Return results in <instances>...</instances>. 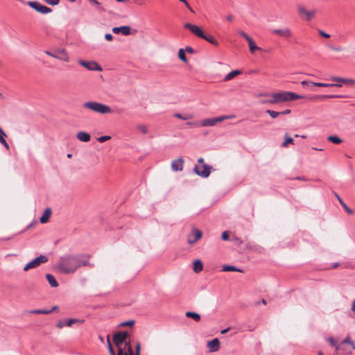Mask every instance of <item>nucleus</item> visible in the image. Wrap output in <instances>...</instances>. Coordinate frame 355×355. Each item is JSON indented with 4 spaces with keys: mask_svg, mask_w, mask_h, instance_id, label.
<instances>
[{
    "mask_svg": "<svg viewBox=\"0 0 355 355\" xmlns=\"http://www.w3.org/2000/svg\"><path fill=\"white\" fill-rule=\"evenodd\" d=\"M87 255H67L62 257L57 262L55 268L60 273L72 274L81 266H89Z\"/></svg>",
    "mask_w": 355,
    "mask_h": 355,
    "instance_id": "1",
    "label": "nucleus"
},
{
    "mask_svg": "<svg viewBox=\"0 0 355 355\" xmlns=\"http://www.w3.org/2000/svg\"><path fill=\"white\" fill-rule=\"evenodd\" d=\"M128 332L119 331L114 334L113 342L118 349L117 355H128V349L132 352V346L130 341H127Z\"/></svg>",
    "mask_w": 355,
    "mask_h": 355,
    "instance_id": "2",
    "label": "nucleus"
},
{
    "mask_svg": "<svg viewBox=\"0 0 355 355\" xmlns=\"http://www.w3.org/2000/svg\"><path fill=\"white\" fill-rule=\"evenodd\" d=\"M83 106L85 109L89 110L101 114H106L112 112L110 107L96 101L85 102L83 103Z\"/></svg>",
    "mask_w": 355,
    "mask_h": 355,
    "instance_id": "3",
    "label": "nucleus"
},
{
    "mask_svg": "<svg viewBox=\"0 0 355 355\" xmlns=\"http://www.w3.org/2000/svg\"><path fill=\"white\" fill-rule=\"evenodd\" d=\"M274 96L276 101V103L292 101L297 99L303 98L304 96L298 95L291 92H282L278 93H274Z\"/></svg>",
    "mask_w": 355,
    "mask_h": 355,
    "instance_id": "4",
    "label": "nucleus"
},
{
    "mask_svg": "<svg viewBox=\"0 0 355 355\" xmlns=\"http://www.w3.org/2000/svg\"><path fill=\"white\" fill-rule=\"evenodd\" d=\"M48 261V258L45 255H40L35 259H34L33 261L27 263L24 268V271H28L30 269H33L37 268L39 266H40L42 263H46Z\"/></svg>",
    "mask_w": 355,
    "mask_h": 355,
    "instance_id": "5",
    "label": "nucleus"
},
{
    "mask_svg": "<svg viewBox=\"0 0 355 355\" xmlns=\"http://www.w3.org/2000/svg\"><path fill=\"white\" fill-rule=\"evenodd\" d=\"M230 118V116H221L216 118L205 119L201 121H199V127L214 126L217 123L222 122L224 120Z\"/></svg>",
    "mask_w": 355,
    "mask_h": 355,
    "instance_id": "6",
    "label": "nucleus"
},
{
    "mask_svg": "<svg viewBox=\"0 0 355 355\" xmlns=\"http://www.w3.org/2000/svg\"><path fill=\"white\" fill-rule=\"evenodd\" d=\"M202 237V232L196 227H193L191 232L187 235V243L189 245H193Z\"/></svg>",
    "mask_w": 355,
    "mask_h": 355,
    "instance_id": "7",
    "label": "nucleus"
},
{
    "mask_svg": "<svg viewBox=\"0 0 355 355\" xmlns=\"http://www.w3.org/2000/svg\"><path fill=\"white\" fill-rule=\"evenodd\" d=\"M212 168L211 166H209L206 164H203L202 165H196L194 167V172L201 176L202 178H207L210 174V171Z\"/></svg>",
    "mask_w": 355,
    "mask_h": 355,
    "instance_id": "8",
    "label": "nucleus"
},
{
    "mask_svg": "<svg viewBox=\"0 0 355 355\" xmlns=\"http://www.w3.org/2000/svg\"><path fill=\"white\" fill-rule=\"evenodd\" d=\"M27 5L42 14H47L52 12L51 8L46 6H43L37 1H28Z\"/></svg>",
    "mask_w": 355,
    "mask_h": 355,
    "instance_id": "9",
    "label": "nucleus"
},
{
    "mask_svg": "<svg viewBox=\"0 0 355 355\" xmlns=\"http://www.w3.org/2000/svg\"><path fill=\"white\" fill-rule=\"evenodd\" d=\"M80 65L84 67L90 71H101L102 67L95 61H85L83 60H78Z\"/></svg>",
    "mask_w": 355,
    "mask_h": 355,
    "instance_id": "10",
    "label": "nucleus"
},
{
    "mask_svg": "<svg viewBox=\"0 0 355 355\" xmlns=\"http://www.w3.org/2000/svg\"><path fill=\"white\" fill-rule=\"evenodd\" d=\"M271 33L275 35L286 39L291 38L293 36L291 30L288 27L283 28H275L272 30Z\"/></svg>",
    "mask_w": 355,
    "mask_h": 355,
    "instance_id": "11",
    "label": "nucleus"
},
{
    "mask_svg": "<svg viewBox=\"0 0 355 355\" xmlns=\"http://www.w3.org/2000/svg\"><path fill=\"white\" fill-rule=\"evenodd\" d=\"M298 14L302 17H304L306 21H310L315 14V10H306V8L302 6L297 7Z\"/></svg>",
    "mask_w": 355,
    "mask_h": 355,
    "instance_id": "12",
    "label": "nucleus"
},
{
    "mask_svg": "<svg viewBox=\"0 0 355 355\" xmlns=\"http://www.w3.org/2000/svg\"><path fill=\"white\" fill-rule=\"evenodd\" d=\"M84 322L83 320L79 319H64L58 321L56 327L59 329H62L64 327H71L73 324H82Z\"/></svg>",
    "mask_w": 355,
    "mask_h": 355,
    "instance_id": "13",
    "label": "nucleus"
},
{
    "mask_svg": "<svg viewBox=\"0 0 355 355\" xmlns=\"http://www.w3.org/2000/svg\"><path fill=\"white\" fill-rule=\"evenodd\" d=\"M184 27L187 29H189L193 34L200 38L204 37V32L200 29V27L196 25L190 23H186L184 24Z\"/></svg>",
    "mask_w": 355,
    "mask_h": 355,
    "instance_id": "14",
    "label": "nucleus"
},
{
    "mask_svg": "<svg viewBox=\"0 0 355 355\" xmlns=\"http://www.w3.org/2000/svg\"><path fill=\"white\" fill-rule=\"evenodd\" d=\"M184 159L180 157L175 159L171 163V168L173 171H182L183 169Z\"/></svg>",
    "mask_w": 355,
    "mask_h": 355,
    "instance_id": "15",
    "label": "nucleus"
},
{
    "mask_svg": "<svg viewBox=\"0 0 355 355\" xmlns=\"http://www.w3.org/2000/svg\"><path fill=\"white\" fill-rule=\"evenodd\" d=\"M331 80L334 82H337L336 83H339L342 85L341 83L346 85L355 84V80L350 78H345L338 76H331Z\"/></svg>",
    "mask_w": 355,
    "mask_h": 355,
    "instance_id": "16",
    "label": "nucleus"
},
{
    "mask_svg": "<svg viewBox=\"0 0 355 355\" xmlns=\"http://www.w3.org/2000/svg\"><path fill=\"white\" fill-rule=\"evenodd\" d=\"M207 347L211 352H217L220 348V341L218 338H214L207 343Z\"/></svg>",
    "mask_w": 355,
    "mask_h": 355,
    "instance_id": "17",
    "label": "nucleus"
},
{
    "mask_svg": "<svg viewBox=\"0 0 355 355\" xmlns=\"http://www.w3.org/2000/svg\"><path fill=\"white\" fill-rule=\"evenodd\" d=\"M55 58L64 62L69 61V56L64 49H59L56 51L55 52Z\"/></svg>",
    "mask_w": 355,
    "mask_h": 355,
    "instance_id": "18",
    "label": "nucleus"
},
{
    "mask_svg": "<svg viewBox=\"0 0 355 355\" xmlns=\"http://www.w3.org/2000/svg\"><path fill=\"white\" fill-rule=\"evenodd\" d=\"M311 85L320 87H341L342 85L339 83H315L311 82Z\"/></svg>",
    "mask_w": 355,
    "mask_h": 355,
    "instance_id": "19",
    "label": "nucleus"
},
{
    "mask_svg": "<svg viewBox=\"0 0 355 355\" xmlns=\"http://www.w3.org/2000/svg\"><path fill=\"white\" fill-rule=\"evenodd\" d=\"M76 137L78 140L83 142H88L91 139V136L86 132H78L76 135Z\"/></svg>",
    "mask_w": 355,
    "mask_h": 355,
    "instance_id": "20",
    "label": "nucleus"
},
{
    "mask_svg": "<svg viewBox=\"0 0 355 355\" xmlns=\"http://www.w3.org/2000/svg\"><path fill=\"white\" fill-rule=\"evenodd\" d=\"M51 215V209L50 208H46L42 216L40 218V221L41 223H46L49 220V218Z\"/></svg>",
    "mask_w": 355,
    "mask_h": 355,
    "instance_id": "21",
    "label": "nucleus"
},
{
    "mask_svg": "<svg viewBox=\"0 0 355 355\" xmlns=\"http://www.w3.org/2000/svg\"><path fill=\"white\" fill-rule=\"evenodd\" d=\"M260 96H264L268 97L267 99L261 101V103H271L276 104V101L273 94H261Z\"/></svg>",
    "mask_w": 355,
    "mask_h": 355,
    "instance_id": "22",
    "label": "nucleus"
},
{
    "mask_svg": "<svg viewBox=\"0 0 355 355\" xmlns=\"http://www.w3.org/2000/svg\"><path fill=\"white\" fill-rule=\"evenodd\" d=\"M46 278L51 287L56 288L58 286V283L53 275L51 274H46Z\"/></svg>",
    "mask_w": 355,
    "mask_h": 355,
    "instance_id": "23",
    "label": "nucleus"
},
{
    "mask_svg": "<svg viewBox=\"0 0 355 355\" xmlns=\"http://www.w3.org/2000/svg\"><path fill=\"white\" fill-rule=\"evenodd\" d=\"M193 269L194 272H196V273L202 271V269H203L202 263L199 259H197V260L194 261L193 263Z\"/></svg>",
    "mask_w": 355,
    "mask_h": 355,
    "instance_id": "24",
    "label": "nucleus"
},
{
    "mask_svg": "<svg viewBox=\"0 0 355 355\" xmlns=\"http://www.w3.org/2000/svg\"><path fill=\"white\" fill-rule=\"evenodd\" d=\"M335 196L338 199L340 204L342 205V207L345 209V210L349 214H352L353 211L344 202V201L342 200V198L336 193H334Z\"/></svg>",
    "mask_w": 355,
    "mask_h": 355,
    "instance_id": "25",
    "label": "nucleus"
},
{
    "mask_svg": "<svg viewBox=\"0 0 355 355\" xmlns=\"http://www.w3.org/2000/svg\"><path fill=\"white\" fill-rule=\"evenodd\" d=\"M185 315L187 318H192L196 322H199L200 320V319H201L200 315L199 313H196V312L187 311V312H186Z\"/></svg>",
    "mask_w": 355,
    "mask_h": 355,
    "instance_id": "26",
    "label": "nucleus"
},
{
    "mask_svg": "<svg viewBox=\"0 0 355 355\" xmlns=\"http://www.w3.org/2000/svg\"><path fill=\"white\" fill-rule=\"evenodd\" d=\"M201 38L205 40L206 41L213 44L214 46H217L218 45V42H217V40L211 35H206L204 33V37H202Z\"/></svg>",
    "mask_w": 355,
    "mask_h": 355,
    "instance_id": "27",
    "label": "nucleus"
},
{
    "mask_svg": "<svg viewBox=\"0 0 355 355\" xmlns=\"http://www.w3.org/2000/svg\"><path fill=\"white\" fill-rule=\"evenodd\" d=\"M241 73V71L240 70H234V71H232L230 73H229L225 77V81H228V80H230L232 79H233L234 78H235L236 76L238 75H240Z\"/></svg>",
    "mask_w": 355,
    "mask_h": 355,
    "instance_id": "28",
    "label": "nucleus"
},
{
    "mask_svg": "<svg viewBox=\"0 0 355 355\" xmlns=\"http://www.w3.org/2000/svg\"><path fill=\"white\" fill-rule=\"evenodd\" d=\"M248 42L249 44L250 51L252 53H254L256 50H261V48L256 45L255 42L252 38L248 40Z\"/></svg>",
    "mask_w": 355,
    "mask_h": 355,
    "instance_id": "29",
    "label": "nucleus"
},
{
    "mask_svg": "<svg viewBox=\"0 0 355 355\" xmlns=\"http://www.w3.org/2000/svg\"><path fill=\"white\" fill-rule=\"evenodd\" d=\"M173 116L175 118H178V119H182V120H184V121H187V120H189V119H193V115L188 114H179V113H175Z\"/></svg>",
    "mask_w": 355,
    "mask_h": 355,
    "instance_id": "30",
    "label": "nucleus"
},
{
    "mask_svg": "<svg viewBox=\"0 0 355 355\" xmlns=\"http://www.w3.org/2000/svg\"><path fill=\"white\" fill-rule=\"evenodd\" d=\"M327 140L335 144H339L342 143V139L336 135H331L327 137Z\"/></svg>",
    "mask_w": 355,
    "mask_h": 355,
    "instance_id": "31",
    "label": "nucleus"
},
{
    "mask_svg": "<svg viewBox=\"0 0 355 355\" xmlns=\"http://www.w3.org/2000/svg\"><path fill=\"white\" fill-rule=\"evenodd\" d=\"M223 271H225V272H230V271H236V272H243V270L239 269V268H237L233 266H224L223 267Z\"/></svg>",
    "mask_w": 355,
    "mask_h": 355,
    "instance_id": "32",
    "label": "nucleus"
},
{
    "mask_svg": "<svg viewBox=\"0 0 355 355\" xmlns=\"http://www.w3.org/2000/svg\"><path fill=\"white\" fill-rule=\"evenodd\" d=\"M328 340L333 347H336V352L338 351L339 349H343L344 351H347V349H345V348H340V345H336V341L334 340V338L330 337V338H329Z\"/></svg>",
    "mask_w": 355,
    "mask_h": 355,
    "instance_id": "33",
    "label": "nucleus"
},
{
    "mask_svg": "<svg viewBox=\"0 0 355 355\" xmlns=\"http://www.w3.org/2000/svg\"><path fill=\"white\" fill-rule=\"evenodd\" d=\"M285 141L282 143V146L285 148L289 144H293V138L288 136V134H286L284 135Z\"/></svg>",
    "mask_w": 355,
    "mask_h": 355,
    "instance_id": "34",
    "label": "nucleus"
},
{
    "mask_svg": "<svg viewBox=\"0 0 355 355\" xmlns=\"http://www.w3.org/2000/svg\"><path fill=\"white\" fill-rule=\"evenodd\" d=\"M120 33L124 35H128L130 34V27L128 26H120Z\"/></svg>",
    "mask_w": 355,
    "mask_h": 355,
    "instance_id": "35",
    "label": "nucleus"
},
{
    "mask_svg": "<svg viewBox=\"0 0 355 355\" xmlns=\"http://www.w3.org/2000/svg\"><path fill=\"white\" fill-rule=\"evenodd\" d=\"M179 58L184 62H187V59L185 55V51L183 49H180L178 51Z\"/></svg>",
    "mask_w": 355,
    "mask_h": 355,
    "instance_id": "36",
    "label": "nucleus"
},
{
    "mask_svg": "<svg viewBox=\"0 0 355 355\" xmlns=\"http://www.w3.org/2000/svg\"><path fill=\"white\" fill-rule=\"evenodd\" d=\"M107 347H108L110 354V355H116L115 352H114V348H113V347H112V345L111 344L109 335L107 336Z\"/></svg>",
    "mask_w": 355,
    "mask_h": 355,
    "instance_id": "37",
    "label": "nucleus"
},
{
    "mask_svg": "<svg viewBox=\"0 0 355 355\" xmlns=\"http://www.w3.org/2000/svg\"><path fill=\"white\" fill-rule=\"evenodd\" d=\"M267 114H268L272 118L275 119L279 115H280L279 112L273 111L271 110H267L266 111Z\"/></svg>",
    "mask_w": 355,
    "mask_h": 355,
    "instance_id": "38",
    "label": "nucleus"
},
{
    "mask_svg": "<svg viewBox=\"0 0 355 355\" xmlns=\"http://www.w3.org/2000/svg\"><path fill=\"white\" fill-rule=\"evenodd\" d=\"M137 128L139 131H141L143 134H147L148 132V127L145 125H139Z\"/></svg>",
    "mask_w": 355,
    "mask_h": 355,
    "instance_id": "39",
    "label": "nucleus"
},
{
    "mask_svg": "<svg viewBox=\"0 0 355 355\" xmlns=\"http://www.w3.org/2000/svg\"><path fill=\"white\" fill-rule=\"evenodd\" d=\"M89 2L96 6L98 8V10H101V11H104L105 10L101 6V3L97 1V0H89Z\"/></svg>",
    "mask_w": 355,
    "mask_h": 355,
    "instance_id": "40",
    "label": "nucleus"
},
{
    "mask_svg": "<svg viewBox=\"0 0 355 355\" xmlns=\"http://www.w3.org/2000/svg\"><path fill=\"white\" fill-rule=\"evenodd\" d=\"M140 349H141V344H140V343H137L136 345L135 354H134L133 349L132 348L131 355H140Z\"/></svg>",
    "mask_w": 355,
    "mask_h": 355,
    "instance_id": "41",
    "label": "nucleus"
},
{
    "mask_svg": "<svg viewBox=\"0 0 355 355\" xmlns=\"http://www.w3.org/2000/svg\"><path fill=\"white\" fill-rule=\"evenodd\" d=\"M111 139V137L109 136V135H105V136H102V137H100L97 139V140L100 142V143H103L106 141H108Z\"/></svg>",
    "mask_w": 355,
    "mask_h": 355,
    "instance_id": "42",
    "label": "nucleus"
},
{
    "mask_svg": "<svg viewBox=\"0 0 355 355\" xmlns=\"http://www.w3.org/2000/svg\"><path fill=\"white\" fill-rule=\"evenodd\" d=\"M353 343H354V341H352V340H351L350 337L348 336H347V338H346L345 340H343L340 343V346H341V345H343V344L347 343V344L350 345H351V347H352V344H353Z\"/></svg>",
    "mask_w": 355,
    "mask_h": 355,
    "instance_id": "43",
    "label": "nucleus"
},
{
    "mask_svg": "<svg viewBox=\"0 0 355 355\" xmlns=\"http://www.w3.org/2000/svg\"><path fill=\"white\" fill-rule=\"evenodd\" d=\"M60 0H44V1L51 6H56L58 5Z\"/></svg>",
    "mask_w": 355,
    "mask_h": 355,
    "instance_id": "44",
    "label": "nucleus"
},
{
    "mask_svg": "<svg viewBox=\"0 0 355 355\" xmlns=\"http://www.w3.org/2000/svg\"><path fill=\"white\" fill-rule=\"evenodd\" d=\"M134 324H135L134 320H128V321L122 322L120 325L121 327H126V326H132Z\"/></svg>",
    "mask_w": 355,
    "mask_h": 355,
    "instance_id": "45",
    "label": "nucleus"
},
{
    "mask_svg": "<svg viewBox=\"0 0 355 355\" xmlns=\"http://www.w3.org/2000/svg\"><path fill=\"white\" fill-rule=\"evenodd\" d=\"M341 96L339 95H324L321 96H318L320 98H340Z\"/></svg>",
    "mask_w": 355,
    "mask_h": 355,
    "instance_id": "46",
    "label": "nucleus"
},
{
    "mask_svg": "<svg viewBox=\"0 0 355 355\" xmlns=\"http://www.w3.org/2000/svg\"><path fill=\"white\" fill-rule=\"evenodd\" d=\"M7 137L6 134L3 130V129L0 128V143L3 142V140H5L4 137Z\"/></svg>",
    "mask_w": 355,
    "mask_h": 355,
    "instance_id": "47",
    "label": "nucleus"
},
{
    "mask_svg": "<svg viewBox=\"0 0 355 355\" xmlns=\"http://www.w3.org/2000/svg\"><path fill=\"white\" fill-rule=\"evenodd\" d=\"M187 125L189 127H199V121H193V122H187Z\"/></svg>",
    "mask_w": 355,
    "mask_h": 355,
    "instance_id": "48",
    "label": "nucleus"
},
{
    "mask_svg": "<svg viewBox=\"0 0 355 355\" xmlns=\"http://www.w3.org/2000/svg\"><path fill=\"white\" fill-rule=\"evenodd\" d=\"M239 33L240 34V35L244 37L247 40V42L248 41V40L251 39V37L249 35H248L245 32L242 31H240Z\"/></svg>",
    "mask_w": 355,
    "mask_h": 355,
    "instance_id": "49",
    "label": "nucleus"
},
{
    "mask_svg": "<svg viewBox=\"0 0 355 355\" xmlns=\"http://www.w3.org/2000/svg\"><path fill=\"white\" fill-rule=\"evenodd\" d=\"M221 239L223 241H227L229 239V234L227 232H223L221 235Z\"/></svg>",
    "mask_w": 355,
    "mask_h": 355,
    "instance_id": "50",
    "label": "nucleus"
},
{
    "mask_svg": "<svg viewBox=\"0 0 355 355\" xmlns=\"http://www.w3.org/2000/svg\"><path fill=\"white\" fill-rule=\"evenodd\" d=\"M105 40H107V41H112V40H113V36H112V34H110V33H106V34L105 35Z\"/></svg>",
    "mask_w": 355,
    "mask_h": 355,
    "instance_id": "51",
    "label": "nucleus"
},
{
    "mask_svg": "<svg viewBox=\"0 0 355 355\" xmlns=\"http://www.w3.org/2000/svg\"><path fill=\"white\" fill-rule=\"evenodd\" d=\"M185 51H187L188 53H194L195 51L194 49L191 46H187L185 48Z\"/></svg>",
    "mask_w": 355,
    "mask_h": 355,
    "instance_id": "52",
    "label": "nucleus"
},
{
    "mask_svg": "<svg viewBox=\"0 0 355 355\" xmlns=\"http://www.w3.org/2000/svg\"><path fill=\"white\" fill-rule=\"evenodd\" d=\"M319 33L321 36L325 37V38H329L330 37V35L328 34V33H326L325 32L322 31H319Z\"/></svg>",
    "mask_w": 355,
    "mask_h": 355,
    "instance_id": "53",
    "label": "nucleus"
},
{
    "mask_svg": "<svg viewBox=\"0 0 355 355\" xmlns=\"http://www.w3.org/2000/svg\"><path fill=\"white\" fill-rule=\"evenodd\" d=\"M41 311H42V309H35V310H32L31 311V313H33V314H41Z\"/></svg>",
    "mask_w": 355,
    "mask_h": 355,
    "instance_id": "54",
    "label": "nucleus"
},
{
    "mask_svg": "<svg viewBox=\"0 0 355 355\" xmlns=\"http://www.w3.org/2000/svg\"><path fill=\"white\" fill-rule=\"evenodd\" d=\"M112 32L115 34H119L120 33V27H114L112 28Z\"/></svg>",
    "mask_w": 355,
    "mask_h": 355,
    "instance_id": "55",
    "label": "nucleus"
},
{
    "mask_svg": "<svg viewBox=\"0 0 355 355\" xmlns=\"http://www.w3.org/2000/svg\"><path fill=\"white\" fill-rule=\"evenodd\" d=\"M1 144H2V145H3V146L6 148V149H8H8L10 148V146H9V145H8V142L6 141V139H5V140H3V142H1Z\"/></svg>",
    "mask_w": 355,
    "mask_h": 355,
    "instance_id": "56",
    "label": "nucleus"
},
{
    "mask_svg": "<svg viewBox=\"0 0 355 355\" xmlns=\"http://www.w3.org/2000/svg\"><path fill=\"white\" fill-rule=\"evenodd\" d=\"M291 110H285L282 112H279L280 114H282V115H286V114H289L291 113Z\"/></svg>",
    "mask_w": 355,
    "mask_h": 355,
    "instance_id": "57",
    "label": "nucleus"
},
{
    "mask_svg": "<svg viewBox=\"0 0 355 355\" xmlns=\"http://www.w3.org/2000/svg\"><path fill=\"white\" fill-rule=\"evenodd\" d=\"M45 53H46V55H50V56H51V57H53V58H55V53H52V52H51V51H45Z\"/></svg>",
    "mask_w": 355,
    "mask_h": 355,
    "instance_id": "58",
    "label": "nucleus"
},
{
    "mask_svg": "<svg viewBox=\"0 0 355 355\" xmlns=\"http://www.w3.org/2000/svg\"><path fill=\"white\" fill-rule=\"evenodd\" d=\"M226 19L230 21H232L233 19H234V16L231 14L228 15L227 17H226Z\"/></svg>",
    "mask_w": 355,
    "mask_h": 355,
    "instance_id": "59",
    "label": "nucleus"
},
{
    "mask_svg": "<svg viewBox=\"0 0 355 355\" xmlns=\"http://www.w3.org/2000/svg\"><path fill=\"white\" fill-rule=\"evenodd\" d=\"M204 163V159L200 157L198 160V164L197 165H202Z\"/></svg>",
    "mask_w": 355,
    "mask_h": 355,
    "instance_id": "60",
    "label": "nucleus"
},
{
    "mask_svg": "<svg viewBox=\"0 0 355 355\" xmlns=\"http://www.w3.org/2000/svg\"><path fill=\"white\" fill-rule=\"evenodd\" d=\"M51 313V311L50 310H44L42 309L41 314H49Z\"/></svg>",
    "mask_w": 355,
    "mask_h": 355,
    "instance_id": "61",
    "label": "nucleus"
},
{
    "mask_svg": "<svg viewBox=\"0 0 355 355\" xmlns=\"http://www.w3.org/2000/svg\"><path fill=\"white\" fill-rule=\"evenodd\" d=\"M301 84L304 86H306V85H311V82L309 81H307V80H303Z\"/></svg>",
    "mask_w": 355,
    "mask_h": 355,
    "instance_id": "62",
    "label": "nucleus"
},
{
    "mask_svg": "<svg viewBox=\"0 0 355 355\" xmlns=\"http://www.w3.org/2000/svg\"><path fill=\"white\" fill-rule=\"evenodd\" d=\"M229 329H230V328L222 330L221 334H224L227 333L229 331Z\"/></svg>",
    "mask_w": 355,
    "mask_h": 355,
    "instance_id": "63",
    "label": "nucleus"
},
{
    "mask_svg": "<svg viewBox=\"0 0 355 355\" xmlns=\"http://www.w3.org/2000/svg\"><path fill=\"white\" fill-rule=\"evenodd\" d=\"M334 51H339L340 50V48H338V47H332L331 48Z\"/></svg>",
    "mask_w": 355,
    "mask_h": 355,
    "instance_id": "64",
    "label": "nucleus"
}]
</instances>
